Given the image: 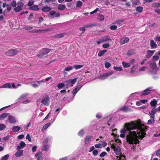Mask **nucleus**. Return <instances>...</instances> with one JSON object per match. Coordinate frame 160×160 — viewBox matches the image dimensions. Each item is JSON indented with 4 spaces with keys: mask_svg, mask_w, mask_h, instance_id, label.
Returning a JSON list of instances; mask_svg holds the SVG:
<instances>
[{
    "mask_svg": "<svg viewBox=\"0 0 160 160\" xmlns=\"http://www.w3.org/2000/svg\"><path fill=\"white\" fill-rule=\"evenodd\" d=\"M126 129L128 132V134L127 136V142L130 144H135L139 143L138 137H143L146 133L145 132L147 128L144 125L139 122H135L125 123L124 127L120 131V137L124 138Z\"/></svg>",
    "mask_w": 160,
    "mask_h": 160,
    "instance_id": "1",
    "label": "nucleus"
},
{
    "mask_svg": "<svg viewBox=\"0 0 160 160\" xmlns=\"http://www.w3.org/2000/svg\"><path fill=\"white\" fill-rule=\"evenodd\" d=\"M153 90V88L152 87H148L145 89L143 92H136L131 94L129 97L130 99H132L134 97L137 96V95L141 96H145L149 94L150 91Z\"/></svg>",
    "mask_w": 160,
    "mask_h": 160,
    "instance_id": "2",
    "label": "nucleus"
},
{
    "mask_svg": "<svg viewBox=\"0 0 160 160\" xmlns=\"http://www.w3.org/2000/svg\"><path fill=\"white\" fill-rule=\"evenodd\" d=\"M150 67L151 70H149V73L152 75L156 74L157 72L156 64L155 63H151Z\"/></svg>",
    "mask_w": 160,
    "mask_h": 160,
    "instance_id": "3",
    "label": "nucleus"
},
{
    "mask_svg": "<svg viewBox=\"0 0 160 160\" xmlns=\"http://www.w3.org/2000/svg\"><path fill=\"white\" fill-rule=\"evenodd\" d=\"M111 147L114 150L115 153L117 155H120L121 153V149L117 144H112Z\"/></svg>",
    "mask_w": 160,
    "mask_h": 160,
    "instance_id": "4",
    "label": "nucleus"
},
{
    "mask_svg": "<svg viewBox=\"0 0 160 160\" xmlns=\"http://www.w3.org/2000/svg\"><path fill=\"white\" fill-rule=\"evenodd\" d=\"M77 81V78H75L73 79H70L65 81L64 82L66 83V86H69L72 87Z\"/></svg>",
    "mask_w": 160,
    "mask_h": 160,
    "instance_id": "5",
    "label": "nucleus"
},
{
    "mask_svg": "<svg viewBox=\"0 0 160 160\" xmlns=\"http://www.w3.org/2000/svg\"><path fill=\"white\" fill-rule=\"evenodd\" d=\"M50 51V49L47 48L42 49L40 51V53L38 55V57L41 58L44 55L47 54Z\"/></svg>",
    "mask_w": 160,
    "mask_h": 160,
    "instance_id": "6",
    "label": "nucleus"
},
{
    "mask_svg": "<svg viewBox=\"0 0 160 160\" xmlns=\"http://www.w3.org/2000/svg\"><path fill=\"white\" fill-rule=\"evenodd\" d=\"M113 71H110L107 72L105 73L102 75L100 76L99 78L100 79L103 80L107 78L109 76L112 75L113 73Z\"/></svg>",
    "mask_w": 160,
    "mask_h": 160,
    "instance_id": "7",
    "label": "nucleus"
},
{
    "mask_svg": "<svg viewBox=\"0 0 160 160\" xmlns=\"http://www.w3.org/2000/svg\"><path fill=\"white\" fill-rule=\"evenodd\" d=\"M17 52V51L16 49H12L5 52V54L7 56H12L16 55Z\"/></svg>",
    "mask_w": 160,
    "mask_h": 160,
    "instance_id": "8",
    "label": "nucleus"
},
{
    "mask_svg": "<svg viewBox=\"0 0 160 160\" xmlns=\"http://www.w3.org/2000/svg\"><path fill=\"white\" fill-rule=\"evenodd\" d=\"M41 103L45 106H48L49 103V97H47L42 99L41 101Z\"/></svg>",
    "mask_w": 160,
    "mask_h": 160,
    "instance_id": "9",
    "label": "nucleus"
},
{
    "mask_svg": "<svg viewBox=\"0 0 160 160\" xmlns=\"http://www.w3.org/2000/svg\"><path fill=\"white\" fill-rule=\"evenodd\" d=\"M8 119L9 122L11 123H14L17 122V120L15 117L12 115H9L8 116Z\"/></svg>",
    "mask_w": 160,
    "mask_h": 160,
    "instance_id": "10",
    "label": "nucleus"
},
{
    "mask_svg": "<svg viewBox=\"0 0 160 160\" xmlns=\"http://www.w3.org/2000/svg\"><path fill=\"white\" fill-rule=\"evenodd\" d=\"M129 40V39L128 38H122L120 39V42L122 45L128 42Z\"/></svg>",
    "mask_w": 160,
    "mask_h": 160,
    "instance_id": "11",
    "label": "nucleus"
},
{
    "mask_svg": "<svg viewBox=\"0 0 160 160\" xmlns=\"http://www.w3.org/2000/svg\"><path fill=\"white\" fill-rule=\"evenodd\" d=\"M82 86V85H79L73 90L72 93L73 94H74V96H75L77 92L81 89Z\"/></svg>",
    "mask_w": 160,
    "mask_h": 160,
    "instance_id": "12",
    "label": "nucleus"
},
{
    "mask_svg": "<svg viewBox=\"0 0 160 160\" xmlns=\"http://www.w3.org/2000/svg\"><path fill=\"white\" fill-rule=\"evenodd\" d=\"M150 45L152 49H155L158 47V45L153 40H150Z\"/></svg>",
    "mask_w": 160,
    "mask_h": 160,
    "instance_id": "13",
    "label": "nucleus"
},
{
    "mask_svg": "<svg viewBox=\"0 0 160 160\" xmlns=\"http://www.w3.org/2000/svg\"><path fill=\"white\" fill-rule=\"evenodd\" d=\"M155 52V50H148L147 52V58H150L152 56Z\"/></svg>",
    "mask_w": 160,
    "mask_h": 160,
    "instance_id": "14",
    "label": "nucleus"
},
{
    "mask_svg": "<svg viewBox=\"0 0 160 160\" xmlns=\"http://www.w3.org/2000/svg\"><path fill=\"white\" fill-rule=\"evenodd\" d=\"M92 137L89 136H87L84 139L85 143L86 144H87L91 141Z\"/></svg>",
    "mask_w": 160,
    "mask_h": 160,
    "instance_id": "15",
    "label": "nucleus"
},
{
    "mask_svg": "<svg viewBox=\"0 0 160 160\" xmlns=\"http://www.w3.org/2000/svg\"><path fill=\"white\" fill-rule=\"evenodd\" d=\"M50 14L54 17H58L60 16V14L59 12H56L54 11H51L50 12Z\"/></svg>",
    "mask_w": 160,
    "mask_h": 160,
    "instance_id": "16",
    "label": "nucleus"
},
{
    "mask_svg": "<svg viewBox=\"0 0 160 160\" xmlns=\"http://www.w3.org/2000/svg\"><path fill=\"white\" fill-rule=\"evenodd\" d=\"M52 140V137L51 136H48L43 141V144H46L49 142L51 141Z\"/></svg>",
    "mask_w": 160,
    "mask_h": 160,
    "instance_id": "17",
    "label": "nucleus"
},
{
    "mask_svg": "<svg viewBox=\"0 0 160 160\" xmlns=\"http://www.w3.org/2000/svg\"><path fill=\"white\" fill-rule=\"evenodd\" d=\"M25 146V143L23 141H21L19 143V145L17 147V149H22Z\"/></svg>",
    "mask_w": 160,
    "mask_h": 160,
    "instance_id": "18",
    "label": "nucleus"
},
{
    "mask_svg": "<svg viewBox=\"0 0 160 160\" xmlns=\"http://www.w3.org/2000/svg\"><path fill=\"white\" fill-rule=\"evenodd\" d=\"M28 96L27 93H25L21 95L17 100V101L19 102L22 99L25 98Z\"/></svg>",
    "mask_w": 160,
    "mask_h": 160,
    "instance_id": "19",
    "label": "nucleus"
},
{
    "mask_svg": "<svg viewBox=\"0 0 160 160\" xmlns=\"http://www.w3.org/2000/svg\"><path fill=\"white\" fill-rule=\"evenodd\" d=\"M50 147V146L48 144L44 145L43 146L42 149L43 151L47 152L48 151Z\"/></svg>",
    "mask_w": 160,
    "mask_h": 160,
    "instance_id": "20",
    "label": "nucleus"
},
{
    "mask_svg": "<svg viewBox=\"0 0 160 160\" xmlns=\"http://www.w3.org/2000/svg\"><path fill=\"white\" fill-rule=\"evenodd\" d=\"M120 156L116 157L115 158V159L117 160H126V157L124 155H119Z\"/></svg>",
    "mask_w": 160,
    "mask_h": 160,
    "instance_id": "21",
    "label": "nucleus"
},
{
    "mask_svg": "<svg viewBox=\"0 0 160 160\" xmlns=\"http://www.w3.org/2000/svg\"><path fill=\"white\" fill-rule=\"evenodd\" d=\"M101 39L102 41L103 42L111 40V39L110 38V37L108 36H106L102 37Z\"/></svg>",
    "mask_w": 160,
    "mask_h": 160,
    "instance_id": "22",
    "label": "nucleus"
},
{
    "mask_svg": "<svg viewBox=\"0 0 160 160\" xmlns=\"http://www.w3.org/2000/svg\"><path fill=\"white\" fill-rule=\"evenodd\" d=\"M20 128L18 126H13L12 128V131L14 132H16L18 131H19L20 129Z\"/></svg>",
    "mask_w": 160,
    "mask_h": 160,
    "instance_id": "23",
    "label": "nucleus"
},
{
    "mask_svg": "<svg viewBox=\"0 0 160 160\" xmlns=\"http://www.w3.org/2000/svg\"><path fill=\"white\" fill-rule=\"evenodd\" d=\"M23 151L18 149L15 154L16 157H19L21 156L22 154Z\"/></svg>",
    "mask_w": 160,
    "mask_h": 160,
    "instance_id": "24",
    "label": "nucleus"
},
{
    "mask_svg": "<svg viewBox=\"0 0 160 160\" xmlns=\"http://www.w3.org/2000/svg\"><path fill=\"white\" fill-rule=\"evenodd\" d=\"M157 101L155 99H153L150 102V105L151 107H155L157 105Z\"/></svg>",
    "mask_w": 160,
    "mask_h": 160,
    "instance_id": "25",
    "label": "nucleus"
},
{
    "mask_svg": "<svg viewBox=\"0 0 160 160\" xmlns=\"http://www.w3.org/2000/svg\"><path fill=\"white\" fill-rule=\"evenodd\" d=\"M0 88H12L11 86V85L9 83H6L1 86L0 87Z\"/></svg>",
    "mask_w": 160,
    "mask_h": 160,
    "instance_id": "26",
    "label": "nucleus"
},
{
    "mask_svg": "<svg viewBox=\"0 0 160 160\" xmlns=\"http://www.w3.org/2000/svg\"><path fill=\"white\" fill-rule=\"evenodd\" d=\"M130 110V109L127 106H123L122 107H121L120 108V110L121 111H123L125 112H126L128 111H129Z\"/></svg>",
    "mask_w": 160,
    "mask_h": 160,
    "instance_id": "27",
    "label": "nucleus"
},
{
    "mask_svg": "<svg viewBox=\"0 0 160 160\" xmlns=\"http://www.w3.org/2000/svg\"><path fill=\"white\" fill-rule=\"evenodd\" d=\"M85 133L83 129L80 130L78 133V135L81 137H82Z\"/></svg>",
    "mask_w": 160,
    "mask_h": 160,
    "instance_id": "28",
    "label": "nucleus"
},
{
    "mask_svg": "<svg viewBox=\"0 0 160 160\" xmlns=\"http://www.w3.org/2000/svg\"><path fill=\"white\" fill-rule=\"evenodd\" d=\"M8 113H4L0 115V120L4 119L5 118L8 116Z\"/></svg>",
    "mask_w": 160,
    "mask_h": 160,
    "instance_id": "29",
    "label": "nucleus"
},
{
    "mask_svg": "<svg viewBox=\"0 0 160 160\" xmlns=\"http://www.w3.org/2000/svg\"><path fill=\"white\" fill-rule=\"evenodd\" d=\"M107 52L106 50H101L99 51L98 54V56L99 57H101L104 54Z\"/></svg>",
    "mask_w": 160,
    "mask_h": 160,
    "instance_id": "30",
    "label": "nucleus"
},
{
    "mask_svg": "<svg viewBox=\"0 0 160 160\" xmlns=\"http://www.w3.org/2000/svg\"><path fill=\"white\" fill-rule=\"evenodd\" d=\"M51 8L49 7H44L42 9V10L43 12H47L51 10Z\"/></svg>",
    "mask_w": 160,
    "mask_h": 160,
    "instance_id": "31",
    "label": "nucleus"
},
{
    "mask_svg": "<svg viewBox=\"0 0 160 160\" xmlns=\"http://www.w3.org/2000/svg\"><path fill=\"white\" fill-rule=\"evenodd\" d=\"M51 124V123H48L45 124L43 126L42 128V131H43L46 130L47 128H48L50 125Z\"/></svg>",
    "mask_w": 160,
    "mask_h": 160,
    "instance_id": "32",
    "label": "nucleus"
},
{
    "mask_svg": "<svg viewBox=\"0 0 160 160\" xmlns=\"http://www.w3.org/2000/svg\"><path fill=\"white\" fill-rule=\"evenodd\" d=\"M66 8V6L64 5L59 4L58 6V9L60 10H63Z\"/></svg>",
    "mask_w": 160,
    "mask_h": 160,
    "instance_id": "33",
    "label": "nucleus"
},
{
    "mask_svg": "<svg viewBox=\"0 0 160 160\" xmlns=\"http://www.w3.org/2000/svg\"><path fill=\"white\" fill-rule=\"evenodd\" d=\"M135 51L134 50L132 49L128 51L127 53V55L128 56H130L133 55L135 53Z\"/></svg>",
    "mask_w": 160,
    "mask_h": 160,
    "instance_id": "34",
    "label": "nucleus"
},
{
    "mask_svg": "<svg viewBox=\"0 0 160 160\" xmlns=\"http://www.w3.org/2000/svg\"><path fill=\"white\" fill-rule=\"evenodd\" d=\"M143 10V8L141 6H138L136 8V10L139 13L141 12Z\"/></svg>",
    "mask_w": 160,
    "mask_h": 160,
    "instance_id": "35",
    "label": "nucleus"
},
{
    "mask_svg": "<svg viewBox=\"0 0 160 160\" xmlns=\"http://www.w3.org/2000/svg\"><path fill=\"white\" fill-rule=\"evenodd\" d=\"M30 9L34 11H38L39 10L38 7L36 5H34L31 6L30 7Z\"/></svg>",
    "mask_w": 160,
    "mask_h": 160,
    "instance_id": "36",
    "label": "nucleus"
},
{
    "mask_svg": "<svg viewBox=\"0 0 160 160\" xmlns=\"http://www.w3.org/2000/svg\"><path fill=\"white\" fill-rule=\"evenodd\" d=\"M65 86V85L64 83H62L58 84L57 85V87L58 88L61 89L64 88Z\"/></svg>",
    "mask_w": 160,
    "mask_h": 160,
    "instance_id": "37",
    "label": "nucleus"
},
{
    "mask_svg": "<svg viewBox=\"0 0 160 160\" xmlns=\"http://www.w3.org/2000/svg\"><path fill=\"white\" fill-rule=\"evenodd\" d=\"M122 65L125 68H128L130 66V63H127L125 62H122Z\"/></svg>",
    "mask_w": 160,
    "mask_h": 160,
    "instance_id": "38",
    "label": "nucleus"
},
{
    "mask_svg": "<svg viewBox=\"0 0 160 160\" xmlns=\"http://www.w3.org/2000/svg\"><path fill=\"white\" fill-rule=\"evenodd\" d=\"M22 10V7L17 6L14 8V11L16 12H19Z\"/></svg>",
    "mask_w": 160,
    "mask_h": 160,
    "instance_id": "39",
    "label": "nucleus"
},
{
    "mask_svg": "<svg viewBox=\"0 0 160 160\" xmlns=\"http://www.w3.org/2000/svg\"><path fill=\"white\" fill-rule=\"evenodd\" d=\"M113 69L116 71H121L122 70V67H118L116 66H114Z\"/></svg>",
    "mask_w": 160,
    "mask_h": 160,
    "instance_id": "40",
    "label": "nucleus"
},
{
    "mask_svg": "<svg viewBox=\"0 0 160 160\" xmlns=\"http://www.w3.org/2000/svg\"><path fill=\"white\" fill-rule=\"evenodd\" d=\"M155 122V119H151L149 120L147 122V124L148 125L154 123Z\"/></svg>",
    "mask_w": 160,
    "mask_h": 160,
    "instance_id": "41",
    "label": "nucleus"
},
{
    "mask_svg": "<svg viewBox=\"0 0 160 160\" xmlns=\"http://www.w3.org/2000/svg\"><path fill=\"white\" fill-rule=\"evenodd\" d=\"M83 67V65H75L73 66V68H75L76 69H78L82 68Z\"/></svg>",
    "mask_w": 160,
    "mask_h": 160,
    "instance_id": "42",
    "label": "nucleus"
},
{
    "mask_svg": "<svg viewBox=\"0 0 160 160\" xmlns=\"http://www.w3.org/2000/svg\"><path fill=\"white\" fill-rule=\"evenodd\" d=\"M73 68V67L69 66L65 68L64 70L66 71H70L72 70Z\"/></svg>",
    "mask_w": 160,
    "mask_h": 160,
    "instance_id": "43",
    "label": "nucleus"
},
{
    "mask_svg": "<svg viewBox=\"0 0 160 160\" xmlns=\"http://www.w3.org/2000/svg\"><path fill=\"white\" fill-rule=\"evenodd\" d=\"M98 19L101 21H102L104 19V17L103 15L101 14H99L98 16Z\"/></svg>",
    "mask_w": 160,
    "mask_h": 160,
    "instance_id": "44",
    "label": "nucleus"
},
{
    "mask_svg": "<svg viewBox=\"0 0 160 160\" xmlns=\"http://www.w3.org/2000/svg\"><path fill=\"white\" fill-rule=\"evenodd\" d=\"M64 33H60L58 34H56L55 35V37L56 38H60L64 36Z\"/></svg>",
    "mask_w": 160,
    "mask_h": 160,
    "instance_id": "45",
    "label": "nucleus"
},
{
    "mask_svg": "<svg viewBox=\"0 0 160 160\" xmlns=\"http://www.w3.org/2000/svg\"><path fill=\"white\" fill-rule=\"evenodd\" d=\"M124 21V19H122L120 20H118L116 21V24L118 25L121 24Z\"/></svg>",
    "mask_w": 160,
    "mask_h": 160,
    "instance_id": "46",
    "label": "nucleus"
},
{
    "mask_svg": "<svg viewBox=\"0 0 160 160\" xmlns=\"http://www.w3.org/2000/svg\"><path fill=\"white\" fill-rule=\"evenodd\" d=\"M152 6L153 7L158 8L160 7V4L159 3L157 2L152 4Z\"/></svg>",
    "mask_w": 160,
    "mask_h": 160,
    "instance_id": "47",
    "label": "nucleus"
},
{
    "mask_svg": "<svg viewBox=\"0 0 160 160\" xmlns=\"http://www.w3.org/2000/svg\"><path fill=\"white\" fill-rule=\"evenodd\" d=\"M82 4V2L80 1H78L76 2V6L78 8L80 7Z\"/></svg>",
    "mask_w": 160,
    "mask_h": 160,
    "instance_id": "48",
    "label": "nucleus"
},
{
    "mask_svg": "<svg viewBox=\"0 0 160 160\" xmlns=\"http://www.w3.org/2000/svg\"><path fill=\"white\" fill-rule=\"evenodd\" d=\"M42 153L41 152H38L36 153L35 154V157H38L40 156H42Z\"/></svg>",
    "mask_w": 160,
    "mask_h": 160,
    "instance_id": "49",
    "label": "nucleus"
},
{
    "mask_svg": "<svg viewBox=\"0 0 160 160\" xmlns=\"http://www.w3.org/2000/svg\"><path fill=\"white\" fill-rule=\"evenodd\" d=\"M6 127V126L4 124H0V130H2L4 129Z\"/></svg>",
    "mask_w": 160,
    "mask_h": 160,
    "instance_id": "50",
    "label": "nucleus"
},
{
    "mask_svg": "<svg viewBox=\"0 0 160 160\" xmlns=\"http://www.w3.org/2000/svg\"><path fill=\"white\" fill-rule=\"evenodd\" d=\"M158 111L157 108H152L151 110V112L152 113L155 114L156 112Z\"/></svg>",
    "mask_w": 160,
    "mask_h": 160,
    "instance_id": "51",
    "label": "nucleus"
},
{
    "mask_svg": "<svg viewBox=\"0 0 160 160\" xmlns=\"http://www.w3.org/2000/svg\"><path fill=\"white\" fill-rule=\"evenodd\" d=\"M9 157L8 154H6L3 157H2V160H7Z\"/></svg>",
    "mask_w": 160,
    "mask_h": 160,
    "instance_id": "52",
    "label": "nucleus"
},
{
    "mask_svg": "<svg viewBox=\"0 0 160 160\" xmlns=\"http://www.w3.org/2000/svg\"><path fill=\"white\" fill-rule=\"evenodd\" d=\"M149 114L150 115V117L151 119H155V116L154 115V114H154L152 113V112H149Z\"/></svg>",
    "mask_w": 160,
    "mask_h": 160,
    "instance_id": "53",
    "label": "nucleus"
},
{
    "mask_svg": "<svg viewBox=\"0 0 160 160\" xmlns=\"http://www.w3.org/2000/svg\"><path fill=\"white\" fill-rule=\"evenodd\" d=\"M110 45L108 43H105L102 45V47L104 48H108Z\"/></svg>",
    "mask_w": 160,
    "mask_h": 160,
    "instance_id": "54",
    "label": "nucleus"
},
{
    "mask_svg": "<svg viewBox=\"0 0 160 160\" xmlns=\"http://www.w3.org/2000/svg\"><path fill=\"white\" fill-rule=\"evenodd\" d=\"M117 27L116 25H112L110 27V29L112 30H115L117 29Z\"/></svg>",
    "mask_w": 160,
    "mask_h": 160,
    "instance_id": "55",
    "label": "nucleus"
},
{
    "mask_svg": "<svg viewBox=\"0 0 160 160\" xmlns=\"http://www.w3.org/2000/svg\"><path fill=\"white\" fill-rule=\"evenodd\" d=\"M111 64L110 63L107 62L105 63V67L106 68H108L110 66Z\"/></svg>",
    "mask_w": 160,
    "mask_h": 160,
    "instance_id": "56",
    "label": "nucleus"
},
{
    "mask_svg": "<svg viewBox=\"0 0 160 160\" xmlns=\"http://www.w3.org/2000/svg\"><path fill=\"white\" fill-rule=\"evenodd\" d=\"M11 5H12V6L13 7H15L16 6H17V3H16V2L15 1H13L12 2H11Z\"/></svg>",
    "mask_w": 160,
    "mask_h": 160,
    "instance_id": "57",
    "label": "nucleus"
},
{
    "mask_svg": "<svg viewBox=\"0 0 160 160\" xmlns=\"http://www.w3.org/2000/svg\"><path fill=\"white\" fill-rule=\"evenodd\" d=\"M107 153L105 152H102L100 155V156L101 157H104L107 154Z\"/></svg>",
    "mask_w": 160,
    "mask_h": 160,
    "instance_id": "58",
    "label": "nucleus"
},
{
    "mask_svg": "<svg viewBox=\"0 0 160 160\" xmlns=\"http://www.w3.org/2000/svg\"><path fill=\"white\" fill-rule=\"evenodd\" d=\"M95 148H102V145L101 144L99 143L95 144Z\"/></svg>",
    "mask_w": 160,
    "mask_h": 160,
    "instance_id": "59",
    "label": "nucleus"
},
{
    "mask_svg": "<svg viewBox=\"0 0 160 160\" xmlns=\"http://www.w3.org/2000/svg\"><path fill=\"white\" fill-rule=\"evenodd\" d=\"M32 28L33 27H32L29 26H26L24 28L25 29L28 30H31L32 29Z\"/></svg>",
    "mask_w": 160,
    "mask_h": 160,
    "instance_id": "60",
    "label": "nucleus"
},
{
    "mask_svg": "<svg viewBox=\"0 0 160 160\" xmlns=\"http://www.w3.org/2000/svg\"><path fill=\"white\" fill-rule=\"evenodd\" d=\"M94 156H96L98 154V151L97 150H94L92 152Z\"/></svg>",
    "mask_w": 160,
    "mask_h": 160,
    "instance_id": "61",
    "label": "nucleus"
},
{
    "mask_svg": "<svg viewBox=\"0 0 160 160\" xmlns=\"http://www.w3.org/2000/svg\"><path fill=\"white\" fill-rule=\"evenodd\" d=\"M26 139H28L29 142H31V141L30 136L28 134L27 135Z\"/></svg>",
    "mask_w": 160,
    "mask_h": 160,
    "instance_id": "62",
    "label": "nucleus"
},
{
    "mask_svg": "<svg viewBox=\"0 0 160 160\" xmlns=\"http://www.w3.org/2000/svg\"><path fill=\"white\" fill-rule=\"evenodd\" d=\"M23 5V2H19L18 3V6H19V7H22Z\"/></svg>",
    "mask_w": 160,
    "mask_h": 160,
    "instance_id": "63",
    "label": "nucleus"
},
{
    "mask_svg": "<svg viewBox=\"0 0 160 160\" xmlns=\"http://www.w3.org/2000/svg\"><path fill=\"white\" fill-rule=\"evenodd\" d=\"M154 40L155 41L160 42V36L155 37Z\"/></svg>",
    "mask_w": 160,
    "mask_h": 160,
    "instance_id": "64",
    "label": "nucleus"
}]
</instances>
